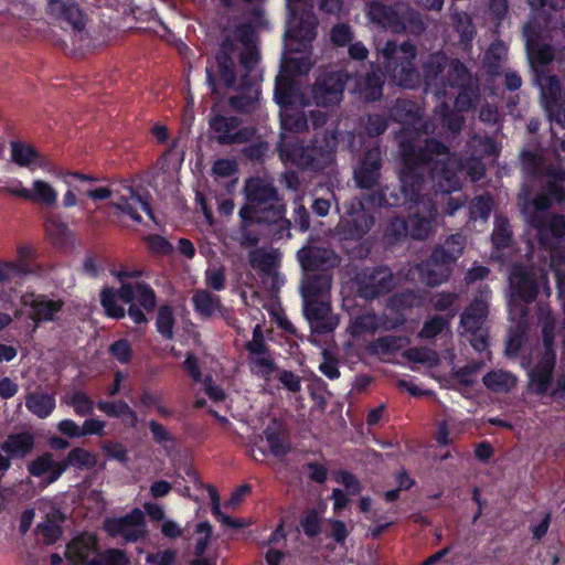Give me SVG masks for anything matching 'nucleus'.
Instances as JSON below:
<instances>
[{
  "mask_svg": "<svg viewBox=\"0 0 565 565\" xmlns=\"http://www.w3.org/2000/svg\"><path fill=\"white\" fill-rule=\"evenodd\" d=\"M402 168L398 184L385 185L363 196L370 207H405L412 210L423 199L425 178L428 175L435 192L450 194L461 188L456 164L449 159V148L436 138H428L423 147L403 142Z\"/></svg>",
  "mask_w": 565,
  "mask_h": 565,
  "instance_id": "obj_1",
  "label": "nucleus"
},
{
  "mask_svg": "<svg viewBox=\"0 0 565 565\" xmlns=\"http://www.w3.org/2000/svg\"><path fill=\"white\" fill-rule=\"evenodd\" d=\"M140 270H118L114 276L121 281L118 289L109 286L102 288L99 302L108 318L120 320L128 316L136 326H147V313L156 310L158 297L146 281L124 282L127 278H140Z\"/></svg>",
  "mask_w": 565,
  "mask_h": 565,
  "instance_id": "obj_2",
  "label": "nucleus"
},
{
  "mask_svg": "<svg viewBox=\"0 0 565 565\" xmlns=\"http://www.w3.org/2000/svg\"><path fill=\"white\" fill-rule=\"evenodd\" d=\"M243 191L246 203L238 212L242 227L281 222L284 230H290L291 221L285 217L286 204L271 182L260 177H250L246 179Z\"/></svg>",
  "mask_w": 565,
  "mask_h": 565,
  "instance_id": "obj_3",
  "label": "nucleus"
},
{
  "mask_svg": "<svg viewBox=\"0 0 565 565\" xmlns=\"http://www.w3.org/2000/svg\"><path fill=\"white\" fill-rule=\"evenodd\" d=\"M338 146V131L323 130L316 132L308 142H285L279 152L281 158L302 170L322 172L335 163Z\"/></svg>",
  "mask_w": 565,
  "mask_h": 565,
  "instance_id": "obj_4",
  "label": "nucleus"
},
{
  "mask_svg": "<svg viewBox=\"0 0 565 565\" xmlns=\"http://www.w3.org/2000/svg\"><path fill=\"white\" fill-rule=\"evenodd\" d=\"M466 243V237L461 233H455L441 244L435 245L429 256L417 265L420 280L429 287L447 282L452 276L458 259L463 254Z\"/></svg>",
  "mask_w": 565,
  "mask_h": 565,
  "instance_id": "obj_5",
  "label": "nucleus"
},
{
  "mask_svg": "<svg viewBox=\"0 0 565 565\" xmlns=\"http://www.w3.org/2000/svg\"><path fill=\"white\" fill-rule=\"evenodd\" d=\"M385 73L403 88H416L420 83V73L416 66V45L407 40L397 44L387 40L381 50Z\"/></svg>",
  "mask_w": 565,
  "mask_h": 565,
  "instance_id": "obj_6",
  "label": "nucleus"
},
{
  "mask_svg": "<svg viewBox=\"0 0 565 565\" xmlns=\"http://www.w3.org/2000/svg\"><path fill=\"white\" fill-rule=\"evenodd\" d=\"M237 51V43L231 34H226L221 40L213 58L207 60L206 84L212 94H218L221 88L233 89L238 84Z\"/></svg>",
  "mask_w": 565,
  "mask_h": 565,
  "instance_id": "obj_7",
  "label": "nucleus"
},
{
  "mask_svg": "<svg viewBox=\"0 0 565 565\" xmlns=\"http://www.w3.org/2000/svg\"><path fill=\"white\" fill-rule=\"evenodd\" d=\"M366 14L373 23L392 33L408 32L420 35L426 30L420 14L404 3L387 6L380 1H372L367 4Z\"/></svg>",
  "mask_w": 565,
  "mask_h": 565,
  "instance_id": "obj_8",
  "label": "nucleus"
},
{
  "mask_svg": "<svg viewBox=\"0 0 565 565\" xmlns=\"http://www.w3.org/2000/svg\"><path fill=\"white\" fill-rule=\"evenodd\" d=\"M365 201L351 198L341 205H337L342 213L338 228L348 239H361L374 225L375 218L365 207Z\"/></svg>",
  "mask_w": 565,
  "mask_h": 565,
  "instance_id": "obj_9",
  "label": "nucleus"
},
{
  "mask_svg": "<svg viewBox=\"0 0 565 565\" xmlns=\"http://www.w3.org/2000/svg\"><path fill=\"white\" fill-rule=\"evenodd\" d=\"M533 82L540 88L542 103L551 124L565 129V105L558 77L548 71H535Z\"/></svg>",
  "mask_w": 565,
  "mask_h": 565,
  "instance_id": "obj_10",
  "label": "nucleus"
},
{
  "mask_svg": "<svg viewBox=\"0 0 565 565\" xmlns=\"http://www.w3.org/2000/svg\"><path fill=\"white\" fill-rule=\"evenodd\" d=\"M356 296L374 300L390 294L394 288V276L387 266L365 267L354 277Z\"/></svg>",
  "mask_w": 565,
  "mask_h": 565,
  "instance_id": "obj_11",
  "label": "nucleus"
},
{
  "mask_svg": "<svg viewBox=\"0 0 565 565\" xmlns=\"http://www.w3.org/2000/svg\"><path fill=\"white\" fill-rule=\"evenodd\" d=\"M488 303L476 297L460 315V328L465 332L470 333L471 347L479 352L488 348V331L483 329V324L488 318Z\"/></svg>",
  "mask_w": 565,
  "mask_h": 565,
  "instance_id": "obj_12",
  "label": "nucleus"
},
{
  "mask_svg": "<svg viewBox=\"0 0 565 565\" xmlns=\"http://www.w3.org/2000/svg\"><path fill=\"white\" fill-rule=\"evenodd\" d=\"M241 124V118L221 114H214L209 119V127L214 134L213 139L221 146L245 143L253 138L255 128H239Z\"/></svg>",
  "mask_w": 565,
  "mask_h": 565,
  "instance_id": "obj_13",
  "label": "nucleus"
},
{
  "mask_svg": "<svg viewBox=\"0 0 565 565\" xmlns=\"http://www.w3.org/2000/svg\"><path fill=\"white\" fill-rule=\"evenodd\" d=\"M104 530L110 537L121 536L126 542L136 543L147 535L145 514L135 508L119 518H107Z\"/></svg>",
  "mask_w": 565,
  "mask_h": 565,
  "instance_id": "obj_14",
  "label": "nucleus"
},
{
  "mask_svg": "<svg viewBox=\"0 0 565 565\" xmlns=\"http://www.w3.org/2000/svg\"><path fill=\"white\" fill-rule=\"evenodd\" d=\"M348 79L349 75L342 71L321 74L312 88L316 104L324 107L339 104L343 98Z\"/></svg>",
  "mask_w": 565,
  "mask_h": 565,
  "instance_id": "obj_15",
  "label": "nucleus"
},
{
  "mask_svg": "<svg viewBox=\"0 0 565 565\" xmlns=\"http://www.w3.org/2000/svg\"><path fill=\"white\" fill-rule=\"evenodd\" d=\"M525 50L533 72L547 71L546 66L554 60V49L551 44L544 43L539 26L527 22L523 26Z\"/></svg>",
  "mask_w": 565,
  "mask_h": 565,
  "instance_id": "obj_16",
  "label": "nucleus"
},
{
  "mask_svg": "<svg viewBox=\"0 0 565 565\" xmlns=\"http://www.w3.org/2000/svg\"><path fill=\"white\" fill-rule=\"evenodd\" d=\"M21 305L30 309L29 319L35 327L46 322H55L57 313L64 307L62 299H50L46 295L35 294L33 291L24 292L21 296Z\"/></svg>",
  "mask_w": 565,
  "mask_h": 565,
  "instance_id": "obj_17",
  "label": "nucleus"
},
{
  "mask_svg": "<svg viewBox=\"0 0 565 565\" xmlns=\"http://www.w3.org/2000/svg\"><path fill=\"white\" fill-rule=\"evenodd\" d=\"M302 312L312 333L328 334L338 327L339 320L332 312L329 299L302 302Z\"/></svg>",
  "mask_w": 565,
  "mask_h": 565,
  "instance_id": "obj_18",
  "label": "nucleus"
},
{
  "mask_svg": "<svg viewBox=\"0 0 565 565\" xmlns=\"http://www.w3.org/2000/svg\"><path fill=\"white\" fill-rule=\"evenodd\" d=\"M316 35L317 22L315 17L309 12L298 14L296 11L291 10L285 38L289 42L297 43L292 50L297 52L305 50L311 44Z\"/></svg>",
  "mask_w": 565,
  "mask_h": 565,
  "instance_id": "obj_19",
  "label": "nucleus"
},
{
  "mask_svg": "<svg viewBox=\"0 0 565 565\" xmlns=\"http://www.w3.org/2000/svg\"><path fill=\"white\" fill-rule=\"evenodd\" d=\"M99 541L96 534L83 532L74 536L65 547L68 565H87L98 558Z\"/></svg>",
  "mask_w": 565,
  "mask_h": 565,
  "instance_id": "obj_20",
  "label": "nucleus"
},
{
  "mask_svg": "<svg viewBox=\"0 0 565 565\" xmlns=\"http://www.w3.org/2000/svg\"><path fill=\"white\" fill-rule=\"evenodd\" d=\"M259 97L260 88L257 86L253 76L242 74L239 76L236 94L228 98L227 104L233 111L249 115L257 109Z\"/></svg>",
  "mask_w": 565,
  "mask_h": 565,
  "instance_id": "obj_21",
  "label": "nucleus"
},
{
  "mask_svg": "<svg viewBox=\"0 0 565 565\" xmlns=\"http://www.w3.org/2000/svg\"><path fill=\"white\" fill-rule=\"evenodd\" d=\"M382 152L379 147L367 149L354 170V180L360 189L372 190L379 184L382 169Z\"/></svg>",
  "mask_w": 565,
  "mask_h": 565,
  "instance_id": "obj_22",
  "label": "nucleus"
},
{
  "mask_svg": "<svg viewBox=\"0 0 565 565\" xmlns=\"http://www.w3.org/2000/svg\"><path fill=\"white\" fill-rule=\"evenodd\" d=\"M297 258L305 273H329L338 265L337 254L320 246L302 247L297 252Z\"/></svg>",
  "mask_w": 565,
  "mask_h": 565,
  "instance_id": "obj_23",
  "label": "nucleus"
},
{
  "mask_svg": "<svg viewBox=\"0 0 565 565\" xmlns=\"http://www.w3.org/2000/svg\"><path fill=\"white\" fill-rule=\"evenodd\" d=\"M532 228L536 230L541 247H553L565 237V215L552 214L550 217H539L536 214L531 218Z\"/></svg>",
  "mask_w": 565,
  "mask_h": 565,
  "instance_id": "obj_24",
  "label": "nucleus"
},
{
  "mask_svg": "<svg viewBox=\"0 0 565 565\" xmlns=\"http://www.w3.org/2000/svg\"><path fill=\"white\" fill-rule=\"evenodd\" d=\"M539 295V286L533 277L526 273H520L516 276V282L512 286V295L509 303L510 315H514L518 311L520 320H524L527 317V308L524 305H516L520 300L524 303H532Z\"/></svg>",
  "mask_w": 565,
  "mask_h": 565,
  "instance_id": "obj_25",
  "label": "nucleus"
},
{
  "mask_svg": "<svg viewBox=\"0 0 565 565\" xmlns=\"http://www.w3.org/2000/svg\"><path fill=\"white\" fill-rule=\"evenodd\" d=\"M448 58L444 53H434L423 64V81L425 92L431 93L438 97L445 95L444 72L447 67Z\"/></svg>",
  "mask_w": 565,
  "mask_h": 565,
  "instance_id": "obj_26",
  "label": "nucleus"
},
{
  "mask_svg": "<svg viewBox=\"0 0 565 565\" xmlns=\"http://www.w3.org/2000/svg\"><path fill=\"white\" fill-rule=\"evenodd\" d=\"M47 12L56 20L65 23L74 32H83L86 15L79 4L71 0H49Z\"/></svg>",
  "mask_w": 565,
  "mask_h": 565,
  "instance_id": "obj_27",
  "label": "nucleus"
},
{
  "mask_svg": "<svg viewBox=\"0 0 565 565\" xmlns=\"http://www.w3.org/2000/svg\"><path fill=\"white\" fill-rule=\"evenodd\" d=\"M331 285L330 273H305L300 286L302 302L329 299Z\"/></svg>",
  "mask_w": 565,
  "mask_h": 565,
  "instance_id": "obj_28",
  "label": "nucleus"
},
{
  "mask_svg": "<svg viewBox=\"0 0 565 565\" xmlns=\"http://www.w3.org/2000/svg\"><path fill=\"white\" fill-rule=\"evenodd\" d=\"M263 435L274 457L281 458L291 451L289 431L280 419L273 418L263 430Z\"/></svg>",
  "mask_w": 565,
  "mask_h": 565,
  "instance_id": "obj_29",
  "label": "nucleus"
},
{
  "mask_svg": "<svg viewBox=\"0 0 565 565\" xmlns=\"http://www.w3.org/2000/svg\"><path fill=\"white\" fill-rule=\"evenodd\" d=\"M111 205L120 212L130 216V218L137 223L142 222V216L138 213V206H140L149 218L156 221L154 213L150 204V195H141L134 189H129V195H121L118 201L113 202Z\"/></svg>",
  "mask_w": 565,
  "mask_h": 565,
  "instance_id": "obj_30",
  "label": "nucleus"
},
{
  "mask_svg": "<svg viewBox=\"0 0 565 565\" xmlns=\"http://www.w3.org/2000/svg\"><path fill=\"white\" fill-rule=\"evenodd\" d=\"M385 73L380 67L372 65L371 71L355 81V90L365 102H376L383 96Z\"/></svg>",
  "mask_w": 565,
  "mask_h": 565,
  "instance_id": "obj_31",
  "label": "nucleus"
},
{
  "mask_svg": "<svg viewBox=\"0 0 565 565\" xmlns=\"http://www.w3.org/2000/svg\"><path fill=\"white\" fill-rule=\"evenodd\" d=\"M556 354L543 353L537 364L529 372L530 384L537 395L546 394L553 377Z\"/></svg>",
  "mask_w": 565,
  "mask_h": 565,
  "instance_id": "obj_32",
  "label": "nucleus"
},
{
  "mask_svg": "<svg viewBox=\"0 0 565 565\" xmlns=\"http://www.w3.org/2000/svg\"><path fill=\"white\" fill-rule=\"evenodd\" d=\"M34 447L35 437L29 430L9 434L0 445V449L12 459H24L33 451Z\"/></svg>",
  "mask_w": 565,
  "mask_h": 565,
  "instance_id": "obj_33",
  "label": "nucleus"
},
{
  "mask_svg": "<svg viewBox=\"0 0 565 565\" xmlns=\"http://www.w3.org/2000/svg\"><path fill=\"white\" fill-rule=\"evenodd\" d=\"M60 467L61 460H54L53 454L46 451L31 460L26 466V470L32 477L35 478H41L47 475L46 482L50 484L57 481L62 477V472H58Z\"/></svg>",
  "mask_w": 565,
  "mask_h": 565,
  "instance_id": "obj_34",
  "label": "nucleus"
},
{
  "mask_svg": "<svg viewBox=\"0 0 565 565\" xmlns=\"http://www.w3.org/2000/svg\"><path fill=\"white\" fill-rule=\"evenodd\" d=\"M10 152L12 161L19 167L30 168L35 163L40 168H46L49 162L33 146L22 141H11Z\"/></svg>",
  "mask_w": 565,
  "mask_h": 565,
  "instance_id": "obj_35",
  "label": "nucleus"
},
{
  "mask_svg": "<svg viewBox=\"0 0 565 565\" xmlns=\"http://www.w3.org/2000/svg\"><path fill=\"white\" fill-rule=\"evenodd\" d=\"M97 456L83 447L72 448L61 460L60 471L62 475L70 468L75 470H93L97 466Z\"/></svg>",
  "mask_w": 565,
  "mask_h": 565,
  "instance_id": "obj_36",
  "label": "nucleus"
},
{
  "mask_svg": "<svg viewBox=\"0 0 565 565\" xmlns=\"http://www.w3.org/2000/svg\"><path fill=\"white\" fill-rule=\"evenodd\" d=\"M456 89H458V94L455 98V107L458 111L468 113L477 107L481 98L478 78Z\"/></svg>",
  "mask_w": 565,
  "mask_h": 565,
  "instance_id": "obj_37",
  "label": "nucleus"
},
{
  "mask_svg": "<svg viewBox=\"0 0 565 565\" xmlns=\"http://www.w3.org/2000/svg\"><path fill=\"white\" fill-rule=\"evenodd\" d=\"M56 401L53 394L31 392L25 397V407L39 418L49 417L55 409Z\"/></svg>",
  "mask_w": 565,
  "mask_h": 565,
  "instance_id": "obj_38",
  "label": "nucleus"
},
{
  "mask_svg": "<svg viewBox=\"0 0 565 565\" xmlns=\"http://www.w3.org/2000/svg\"><path fill=\"white\" fill-rule=\"evenodd\" d=\"M484 386L494 393H509L518 383L514 374L503 370H492L482 377Z\"/></svg>",
  "mask_w": 565,
  "mask_h": 565,
  "instance_id": "obj_39",
  "label": "nucleus"
},
{
  "mask_svg": "<svg viewBox=\"0 0 565 565\" xmlns=\"http://www.w3.org/2000/svg\"><path fill=\"white\" fill-rule=\"evenodd\" d=\"M507 58V47L502 41L490 44L483 56V67L491 77L500 76Z\"/></svg>",
  "mask_w": 565,
  "mask_h": 565,
  "instance_id": "obj_40",
  "label": "nucleus"
},
{
  "mask_svg": "<svg viewBox=\"0 0 565 565\" xmlns=\"http://www.w3.org/2000/svg\"><path fill=\"white\" fill-rule=\"evenodd\" d=\"M194 311L202 319H209L221 310L222 303L218 296L207 290H196L192 296Z\"/></svg>",
  "mask_w": 565,
  "mask_h": 565,
  "instance_id": "obj_41",
  "label": "nucleus"
},
{
  "mask_svg": "<svg viewBox=\"0 0 565 565\" xmlns=\"http://www.w3.org/2000/svg\"><path fill=\"white\" fill-rule=\"evenodd\" d=\"M540 322L542 331L543 353L556 354L555 352V330L556 320L547 307L540 306Z\"/></svg>",
  "mask_w": 565,
  "mask_h": 565,
  "instance_id": "obj_42",
  "label": "nucleus"
},
{
  "mask_svg": "<svg viewBox=\"0 0 565 565\" xmlns=\"http://www.w3.org/2000/svg\"><path fill=\"white\" fill-rule=\"evenodd\" d=\"M447 66V74L444 78L445 88H457L467 84L468 82L476 79L466 64L458 58L451 60Z\"/></svg>",
  "mask_w": 565,
  "mask_h": 565,
  "instance_id": "obj_43",
  "label": "nucleus"
},
{
  "mask_svg": "<svg viewBox=\"0 0 565 565\" xmlns=\"http://www.w3.org/2000/svg\"><path fill=\"white\" fill-rule=\"evenodd\" d=\"M446 102L440 103L434 110V116L441 126L450 132H459L463 126V117Z\"/></svg>",
  "mask_w": 565,
  "mask_h": 565,
  "instance_id": "obj_44",
  "label": "nucleus"
},
{
  "mask_svg": "<svg viewBox=\"0 0 565 565\" xmlns=\"http://www.w3.org/2000/svg\"><path fill=\"white\" fill-rule=\"evenodd\" d=\"M174 324L175 317L173 308L163 303L159 306L156 316V330L166 340H172L174 338Z\"/></svg>",
  "mask_w": 565,
  "mask_h": 565,
  "instance_id": "obj_45",
  "label": "nucleus"
},
{
  "mask_svg": "<svg viewBox=\"0 0 565 565\" xmlns=\"http://www.w3.org/2000/svg\"><path fill=\"white\" fill-rule=\"evenodd\" d=\"M454 29L459 35V42L465 49L471 46L476 35V28L471 17L466 12H456L452 14Z\"/></svg>",
  "mask_w": 565,
  "mask_h": 565,
  "instance_id": "obj_46",
  "label": "nucleus"
},
{
  "mask_svg": "<svg viewBox=\"0 0 565 565\" xmlns=\"http://www.w3.org/2000/svg\"><path fill=\"white\" fill-rule=\"evenodd\" d=\"M459 295L454 291L436 292L430 302L436 311L446 312V318L452 319L459 311Z\"/></svg>",
  "mask_w": 565,
  "mask_h": 565,
  "instance_id": "obj_47",
  "label": "nucleus"
},
{
  "mask_svg": "<svg viewBox=\"0 0 565 565\" xmlns=\"http://www.w3.org/2000/svg\"><path fill=\"white\" fill-rule=\"evenodd\" d=\"M553 203H555L554 200L543 190L536 193L532 200H526L523 203L522 212L525 215L527 224L531 225V218L535 214L539 217H545L546 215L544 213L552 207Z\"/></svg>",
  "mask_w": 565,
  "mask_h": 565,
  "instance_id": "obj_48",
  "label": "nucleus"
},
{
  "mask_svg": "<svg viewBox=\"0 0 565 565\" xmlns=\"http://www.w3.org/2000/svg\"><path fill=\"white\" fill-rule=\"evenodd\" d=\"M296 84L289 77L277 76L275 82L274 98L280 107H287L295 103Z\"/></svg>",
  "mask_w": 565,
  "mask_h": 565,
  "instance_id": "obj_49",
  "label": "nucleus"
},
{
  "mask_svg": "<svg viewBox=\"0 0 565 565\" xmlns=\"http://www.w3.org/2000/svg\"><path fill=\"white\" fill-rule=\"evenodd\" d=\"M390 120L411 124L417 117L415 104L408 99L397 98L388 111Z\"/></svg>",
  "mask_w": 565,
  "mask_h": 565,
  "instance_id": "obj_50",
  "label": "nucleus"
},
{
  "mask_svg": "<svg viewBox=\"0 0 565 565\" xmlns=\"http://www.w3.org/2000/svg\"><path fill=\"white\" fill-rule=\"evenodd\" d=\"M30 202L53 206L57 202V191L44 180H34Z\"/></svg>",
  "mask_w": 565,
  "mask_h": 565,
  "instance_id": "obj_51",
  "label": "nucleus"
},
{
  "mask_svg": "<svg viewBox=\"0 0 565 565\" xmlns=\"http://www.w3.org/2000/svg\"><path fill=\"white\" fill-rule=\"evenodd\" d=\"M493 200L489 194L476 196L469 204V218L472 221L488 220L492 211Z\"/></svg>",
  "mask_w": 565,
  "mask_h": 565,
  "instance_id": "obj_52",
  "label": "nucleus"
},
{
  "mask_svg": "<svg viewBox=\"0 0 565 565\" xmlns=\"http://www.w3.org/2000/svg\"><path fill=\"white\" fill-rule=\"evenodd\" d=\"M522 171L529 178H541L543 174V159L537 153L524 150L521 154Z\"/></svg>",
  "mask_w": 565,
  "mask_h": 565,
  "instance_id": "obj_53",
  "label": "nucleus"
},
{
  "mask_svg": "<svg viewBox=\"0 0 565 565\" xmlns=\"http://www.w3.org/2000/svg\"><path fill=\"white\" fill-rule=\"evenodd\" d=\"M435 218V214L430 213L428 217L419 216L418 214H415L409 218L408 225L412 238L414 239H425L428 237L431 227H433V221Z\"/></svg>",
  "mask_w": 565,
  "mask_h": 565,
  "instance_id": "obj_54",
  "label": "nucleus"
},
{
  "mask_svg": "<svg viewBox=\"0 0 565 565\" xmlns=\"http://www.w3.org/2000/svg\"><path fill=\"white\" fill-rule=\"evenodd\" d=\"M207 491L211 498V510L212 514L216 520L221 521L223 524H226L233 529H239L243 526L239 520L233 519L226 514H224L221 510V499L216 488L212 484H207Z\"/></svg>",
  "mask_w": 565,
  "mask_h": 565,
  "instance_id": "obj_55",
  "label": "nucleus"
},
{
  "mask_svg": "<svg viewBox=\"0 0 565 565\" xmlns=\"http://www.w3.org/2000/svg\"><path fill=\"white\" fill-rule=\"evenodd\" d=\"M408 221L404 217L395 216L386 225L384 236L391 243H397L408 235Z\"/></svg>",
  "mask_w": 565,
  "mask_h": 565,
  "instance_id": "obj_56",
  "label": "nucleus"
},
{
  "mask_svg": "<svg viewBox=\"0 0 565 565\" xmlns=\"http://www.w3.org/2000/svg\"><path fill=\"white\" fill-rule=\"evenodd\" d=\"M450 319L436 315L431 318L425 320L420 331L419 337L422 339H434L438 334H440L449 324Z\"/></svg>",
  "mask_w": 565,
  "mask_h": 565,
  "instance_id": "obj_57",
  "label": "nucleus"
},
{
  "mask_svg": "<svg viewBox=\"0 0 565 565\" xmlns=\"http://www.w3.org/2000/svg\"><path fill=\"white\" fill-rule=\"evenodd\" d=\"M130 561L125 551L119 548H107L99 552L98 558L87 565H129Z\"/></svg>",
  "mask_w": 565,
  "mask_h": 565,
  "instance_id": "obj_58",
  "label": "nucleus"
},
{
  "mask_svg": "<svg viewBox=\"0 0 565 565\" xmlns=\"http://www.w3.org/2000/svg\"><path fill=\"white\" fill-rule=\"evenodd\" d=\"M388 124V115L369 114L364 125L365 134L372 138L379 137L387 130Z\"/></svg>",
  "mask_w": 565,
  "mask_h": 565,
  "instance_id": "obj_59",
  "label": "nucleus"
},
{
  "mask_svg": "<svg viewBox=\"0 0 565 565\" xmlns=\"http://www.w3.org/2000/svg\"><path fill=\"white\" fill-rule=\"evenodd\" d=\"M300 526L306 536L313 539L321 532V520L317 510H307L300 518Z\"/></svg>",
  "mask_w": 565,
  "mask_h": 565,
  "instance_id": "obj_60",
  "label": "nucleus"
},
{
  "mask_svg": "<svg viewBox=\"0 0 565 565\" xmlns=\"http://www.w3.org/2000/svg\"><path fill=\"white\" fill-rule=\"evenodd\" d=\"M491 241L495 248H507L512 241V232L508 220H501L495 224V227L491 234Z\"/></svg>",
  "mask_w": 565,
  "mask_h": 565,
  "instance_id": "obj_61",
  "label": "nucleus"
},
{
  "mask_svg": "<svg viewBox=\"0 0 565 565\" xmlns=\"http://www.w3.org/2000/svg\"><path fill=\"white\" fill-rule=\"evenodd\" d=\"M417 295L414 290L407 289L394 294L388 299V307L396 311H403L415 306Z\"/></svg>",
  "mask_w": 565,
  "mask_h": 565,
  "instance_id": "obj_62",
  "label": "nucleus"
},
{
  "mask_svg": "<svg viewBox=\"0 0 565 565\" xmlns=\"http://www.w3.org/2000/svg\"><path fill=\"white\" fill-rule=\"evenodd\" d=\"M149 250L156 255L168 256L172 254V244L160 234H149L145 237Z\"/></svg>",
  "mask_w": 565,
  "mask_h": 565,
  "instance_id": "obj_63",
  "label": "nucleus"
},
{
  "mask_svg": "<svg viewBox=\"0 0 565 565\" xmlns=\"http://www.w3.org/2000/svg\"><path fill=\"white\" fill-rule=\"evenodd\" d=\"M108 351L121 364H127L132 359V349L127 339L116 340L110 344Z\"/></svg>",
  "mask_w": 565,
  "mask_h": 565,
  "instance_id": "obj_64",
  "label": "nucleus"
}]
</instances>
